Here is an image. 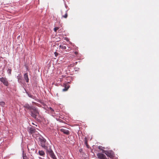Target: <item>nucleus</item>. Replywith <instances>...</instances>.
Here are the masks:
<instances>
[{"label": "nucleus", "mask_w": 159, "mask_h": 159, "mask_svg": "<svg viewBox=\"0 0 159 159\" xmlns=\"http://www.w3.org/2000/svg\"><path fill=\"white\" fill-rule=\"evenodd\" d=\"M30 111L31 113V116L34 119L36 118L39 113L37 108L34 107H33Z\"/></svg>", "instance_id": "1"}, {"label": "nucleus", "mask_w": 159, "mask_h": 159, "mask_svg": "<svg viewBox=\"0 0 159 159\" xmlns=\"http://www.w3.org/2000/svg\"><path fill=\"white\" fill-rule=\"evenodd\" d=\"M40 145L42 148H44L48 144L46 143V140L44 138L41 137L39 138Z\"/></svg>", "instance_id": "2"}, {"label": "nucleus", "mask_w": 159, "mask_h": 159, "mask_svg": "<svg viewBox=\"0 0 159 159\" xmlns=\"http://www.w3.org/2000/svg\"><path fill=\"white\" fill-rule=\"evenodd\" d=\"M102 153H105L107 157L110 158L113 157L114 156V152L111 150L106 151L103 150Z\"/></svg>", "instance_id": "3"}, {"label": "nucleus", "mask_w": 159, "mask_h": 159, "mask_svg": "<svg viewBox=\"0 0 159 159\" xmlns=\"http://www.w3.org/2000/svg\"><path fill=\"white\" fill-rule=\"evenodd\" d=\"M0 81L2 82L3 84L6 86H7L9 85V83L7 79L4 77H2L0 78Z\"/></svg>", "instance_id": "4"}, {"label": "nucleus", "mask_w": 159, "mask_h": 159, "mask_svg": "<svg viewBox=\"0 0 159 159\" xmlns=\"http://www.w3.org/2000/svg\"><path fill=\"white\" fill-rule=\"evenodd\" d=\"M98 159H109L107 158L106 155L102 153H98L97 154Z\"/></svg>", "instance_id": "5"}, {"label": "nucleus", "mask_w": 159, "mask_h": 159, "mask_svg": "<svg viewBox=\"0 0 159 159\" xmlns=\"http://www.w3.org/2000/svg\"><path fill=\"white\" fill-rule=\"evenodd\" d=\"M46 150L47 154L53 151L50 145L49 144L44 148Z\"/></svg>", "instance_id": "6"}, {"label": "nucleus", "mask_w": 159, "mask_h": 159, "mask_svg": "<svg viewBox=\"0 0 159 159\" xmlns=\"http://www.w3.org/2000/svg\"><path fill=\"white\" fill-rule=\"evenodd\" d=\"M60 130L61 132L66 135H68L70 134V132L69 131L66 129L62 128L60 129Z\"/></svg>", "instance_id": "7"}, {"label": "nucleus", "mask_w": 159, "mask_h": 159, "mask_svg": "<svg viewBox=\"0 0 159 159\" xmlns=\"http://www.w3.org/2000/svg\"><path fill=\"white\" fill-rule=\"evenodd\" d=\"M24 107L26 108V109L29 110L30 111L34 107L31 106L28 104H25L24 106Z\"/></svg>", "instance_id": "8"}, {"label": "nucleus", "mask_w": 159, "mask_h": 159, "mask_svg": "<svg viewBox=\"0 0 159 159\" xmlns=\"http://www.w3.org/2000/svg\"><path fill=\"white\" fill-rule=\"evenodd\" d=\"M47 154H49V156L52 158V159H57L53 151L49 152Z\"/></svg>", "instance_id": "9"}, {"label": "nucleus", "mask_w": 159, "mask_h": 159, "mask_svg": "<svg viewBox=\"0 0 159 159\" xmlns=\"http://www.w3.org/2000/svg\"><path fill=\"white\" fill-rule=\"evenodd\" d=\"M65 88L62 89L63 91H67L70 87V86L68 83H66L64 84Z\"/></svg>", "instance_id": "10"}, {"label": "nucleus", "mask_w": 159, "mask_h": 159, "mask_svg": "<svg viewBox=\"0 0 159 159\" xmlns=\"http://www.w3.org/2000/svg\"><path fill=\"white\" fill-rule=\"evenodd\" d=\"M36 129L34 128L30 127L29 129V132L31 134L35 133Z\"/></svg>", "instance_id": "11"}, {"label": "nucleus", "mask_w": 159, "mask_h": 159, "mask_svg": "<svg viewBox=\"0 0 159 159\" xmlns=\"http://www.w3.org/2000/svg\"><path fill=\"white\" fill-rule=\"evenodd\" d=\"M24 78L27 83L29 82V79L28 77V74L27 73H25L24 75Z\"/></svg>", "instance_id": "12"}, {"label": "nucleus", "mask_w": 159, "mask_h": 159, "mask_svg": "<svg viewBox=\"0 0 159 159\" xmlns=\"http://www.w3.org/2000/svg\"><path fill=\"white\" fill-rule=\"evenodd\" d=\"M60 48L63 50L66 49V45L64 44H61L59 46Z\"/></svg>", "instance_id": "13"}, {"label": "nucleus", "mask_w": 159, "mask_h": 159, "mask_svg": "<svg viewBox=\"0 0 159 159\" xmlns=\"http://www.w3.org/2000/svg\"><path fill=\"white\" fill-rule=\"evenodd\" d=\"M39 153L40 156H44L45 155L44 152L43 150L39 151Z\"/></svg>", "instance_id": "14"}, {"label": "nucleus", "mask_w": 159, "mask_h": 159, "mask_svg": "<svg viewBox=\"0 0 159 159\" xmlns=\"http://www.w3.org/2000/svg\"><path fill=\"white\" fill-rule=\"evenodd\" d=\"M67 16H68V14H67V13L66 11V13H65V15H63L62 16V17L65 18H67Z\"/></svg>", "instance_id": "15"}, {"label": "nucleus", "mask_w": 159, "mask_h": 159, "mask_svg": "<svg viewBox=\"0 0 159 159\" xmlns=\"http://www.w3.org/2000/svg\"><path fill=\"white\" fill-rule=\"evenodd\" d=\"M85 144L86 145V146H87V147L88 148V147L89 146V145H88V143H87V139H86V138H85Z\"/></svg>", "instance_id": "16"}, {"label": "nucleus", "mask_w": 159, "mask_h": 159, "mask_svg": "<svg viewBox=\"0 0 159 159\" xmlns=\"http://www.w3.org/2000/svg\"><path fill=\"white\" fill-rule=\"evenodd\" d=\"M7 71H8V73L9 74H11V69H8V70Z\"/></svg>", "instance_id": "17"}, {"label": "nucleus", "mask_w": 159, "mask_h": 159, "mask_svg": "<svg viewBox=\"0 0 159 159\" xmlns=\"http://www.w3.org/2000/svg\"><path fill=\"white\" fill-rule=\"evenodd\" d=\"M59 28L58 27H56L54 28V31L55 32H57V30H58L59 29Z\"/></svg>", "instance_id": "18"}, {"label": "nucleus", "mask_w": 159, "mask_h": 159, "mask_svg": "<svg viewBox=\"0 0 159 159\" xmlns=\"http://www.w3.org/2000/svg\"><path fill=\"white\" fill-rule=\"evenodd\" d=\"M102 146H99L98 147V149L100 150H102V151H103V150L102 149Z\"/></svg>", "instance_id": "19"}, {"label": "nucleus", "mask_w": 159, "mask_h": 159, "mask_svg": "<svg viewBox=\"0 0 159 159\" xmlns=\"http://www.w3.org/2000/svg\"><path fill=\"white\" fill-rule=\"evenodd\" d=\"M49 109H50V110L52 111H54V110H53V109L51 107H49Z\"/></svg>", "instance_id": "20"}, {"label": "nucleus", "mask_w": 159, "mask_h": 159, "mask_svg": "<svg viewBox=\"0 0 159 159\" xmlns=\"http://www.w3.org/2000/svg\"><path fill=\"white\" fill-rule=\"evenodd\" d=\"M54 54H55V56H57V55L58 54V53L57 52H55L54 53Z\"/></svg>", "instance_id": "21"}, {"label": "nucleus", "mask_w": 159, "mask_h": 159, "mask_svg": "<svg viewBox=\"0 0 159 159\" xmlns=\"http://www.w3.org/2000/svg\"><path fill=\"white\" fill-rule=\"evenodd\" d=\"M75 55H77L78 54V52H75Z\"/></svg>", "instance_id": "22"}, {"label": "nucleus", "mask_w": 159, "mask_h": 159, "mask_svg": "<svg viewBox=\"0 0 159 159\" xmlns=\"http://www.w3.org/2000/svg\"><path fill=\"white\" fill-rule=\"evenodd\" d=\"M29 96L31 98H33L32 96L31 95H29Z\"/></svg>", "instance_id": "23"}]
</instances>
